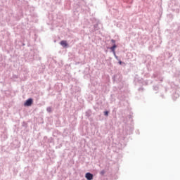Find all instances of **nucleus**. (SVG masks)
<instances>
[{
	"label": "nucleus",
	"instance_id": "f257e3e1",
	"mask_svg": "<svg viewBox=\"0 0 180 180\" xmlns=\"http://www.w3.org/2000/svg\"><path fill=\"white\" fill-rule=\"evenodd\" d=\"M32 105H33V99H32V98H29L24 103L25 106H32Z\"/></svg>",
	"mask_w": 180,
	"mask_h": 180
},
{
	"label": "nucleus",
	"instance_id": "f03ea898",
	"mask_svg": "<svg viewBox=\"0 0 180 180\" xmlns=\"http://www.w3.org/2000/svg\"><path fill=\"white\" fill-rule=\"evenodd\" d=\"M85 178H86L87 180H92L94 179V174L91 173H86L85 175Z\"/></svg>",
	"mask_w": 180,
	"mask_h": 180
},
{
	"label": "nucleus",
	"instance_id": "7ed1b4c3",
	"mask_svg": "<svg viewBox=\"0 0 180 180\" xmlns=\"http://www.w3.org/2000/svg\"><path fill=\"white\" fill-rule=\"evenodd\" d=\"M60 44L63 47H67V46H68V44H67V41H60Z\"/></svg>",
	"mask_w": 180,
	"mask_h": 180
},
{
	"label": "nucleus",
	"instance_id": "20e7f679",
	"mask_svg": "<svg viewBox=\"0 0 180 180\" xmlns=\"http://www.w3.org/2000/svg\"><path fill=\"white\" fill-rule=\"evenodd\" d=\"M116 47H117V46H116V44H114L111 48L110 50L112 51L113 54H116V51H115L116 49Z\"/></svg>",
	"mask_w": 180,
	"mask_h": 180
},
{
	"label": "nucleus",
	"instance_id": "39448f33",
	"mask_svg": "<svg viewBox=\"0 0 180 180\" xmlns=\"http://www.w3.org/2000/svg\"><path fill=\"white\" fill-rule=\"evenodd\" d=\"M47 112H49V113H51V107H48L46 109Z\"/></svg>",
	"mask_w": 180,
	"mask_h": 180
},
{
	"label": "nucleus",
	"instance_id": "423d86ee",
	"mask_svg": "<svg viewBox=\"0 0 180 180\" xmlns=\"http://www.w3.org/2000/svg\"><path fill=\"white\" fill-rule=\"evenodd\" d=\"M104 115H105V116H108L109 112H108V111L104 112Z\"/></svg>",
	"mask_w": 180,
	"mask_h": 180
},
{
	"label": "nucleus",
	"instance_id": "0eeeda50",
	"mask_svg": "<svg viewBox=\"0 0 180 180\" xmlns=\"http://www.w3.org/2000/svg\"><path fill=\"white\" fill-rule=\"evenodd\" d=\"M111 41H112V43H113V44L116 43V41H115L114 39H112Z\"/></svg>",
	"mask_w": 180,
	"mask_h": 180
},
{
	"label": "nucleus",
	"instance_id": "6e6552de",
	"mask_svg": "<svg viewBox=\"0 0 180 180\" xmlns=\"http://www.w3.org/2000/svg\"><path fill=\"white\" fill-rule=\"evenodd\" d=\"M119 64L122 65V61H120V62H119Z\"/></svg>",
	"mask_w": 180,
	"mask_h": 180
},
{
	"label": "nucleus",
	"instance_id": "1a4fd4ad",
	"mask_svg": "<svg viewBox=\"0 0 180 180\" xmlns=\"http://www.w3.org/2000/svg\"><path fill=\"white\" fill-rule=\"evenodd\" d=\"M101 174H103V172H101Z\"/></svg>",
	"mask_w": 180,
	"mask_h": 180
}]
</instances>
